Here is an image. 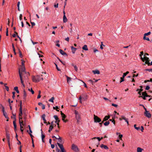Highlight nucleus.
<instances>
[{
  "instance_id": "f257e3e1",
  "label": "nucleus",
  "mask_w": 152,
  "mask_h": 152,
  "mask_svg": "<svg viewBox=\"0 0 152 152\" xmlns=\"http://www.w3.org/2000/svg\"><path fill=\"white\" fill-rule=\"evenodd\" d=\"M41 79L42 80H43V78H41L40 76L39 75L33 76L32 78L33 81L35 83H37L39 82L41 80Z\"/></svg>"
},
{
  "instance_id": "a19ab883",
  "label": "nucleus",
  "mask_w": 152,
  "mask_h": 152,
  "mask_svg": "<svg viewBox=\"0 0 152 152\" xmlns=\"http://www.w3.org/2000/svg\"><path fill=\"white\" fill-rule=\"evenodd\" d=\"M109 121H111L113 123V124H115V120H114V118H113V120H112V119H110Z\"/></svg>"
},
{
  "instance_id": "393cba45",
  "label": "nucleus",
  "mask_w": 152,
  "mask_h": 152,
  "mask_svg": "<svg viewBox=\"0 0 152 152\" xmlns=\"http://www.w3.org/2000/svg\"><path fill=\"white\" fill-rule=\"evenodd\" d=\"M65 76L67 78V83H69V82H70L72 78L68 77L67 75H65Z\"/></svg>"
},
{
  "instance_id": "6ab92c4d",
  "label": "nucleus",
  "mask_w": 152,
  "mask_h": 152,
  "mask_svg": "<svg viewBox=\"0 0 152 152\" xmlns=\"http://www.w3.org/2000/svg\"><path fill=\"white\" fill-rule=\"evenodd\" d=\"M71 47L72 53L73 54L75 53L76 50H77V48H74L73 46H71Z\"/></svg>"
},
{
  "instance_id": "4d7b16f0",
  "label": "nucleus",
  "mask_w": 152,
  "mask_h": 152,
  "mask_svg": "<svg viewBox=\"0 0 152 152\" xmlns=\"http://www.w3.org/2000/svg\"><path fill=\"white\" fill-rule=\"evenodd\" d=\"M139 97H142L143 99L144 100H145L146 99V96H139Z\"/></svg>"
},
{
  "instance_id": "423d86ee",
  "label": "nucleus",
  "mask_w": 152,
  "mask_h": 152,
  "mask_svg": "<svg viewBox=\"0 0 152 152\" xmlns=\"http://www.w3.org/2000/svg\"><path fill=\"white\" fill-rule=\"evenodd\" d=\"M61 114L62 117V120L65 123L67 122L68 120L67 119L65 120V118H66V115L62 112L61 111Z\"/></svg>"
},
{
  "instance_id": "7c9ffc66",
  "label": "nucleus",
  "mask_w": 152,
  "mask_h": 152,
  "mask_svg": "<svg viewBox=\"0 0 152 152\" xmlns=\"http://www.w3.org/2000/svg\"><path fill=\"white\" fill-rule=\"evenodd\" d=\"M58 138L57 139L58 140V142L60 143H62V138L59 136H58Z\"/></svg>"
},
{
  "instance_id": "1a4fd4ad",
  "label": "nucleus",
  "mask_w": 152,
  "mask_h": 152,
  "mask_svg": "<svg viewBox=\"0 0 152 152\" xmlns=\"http://www.w3.org/2000/svg\"><path fill=\"white\" fill-rule=\"evenodd\" d=\"M19 76H20V80L22 84L24 86V83H23V79H22V74L20 72V69L19 70Z\"/></svg>"
},
{
  "instance_id": "dca6fc26",
  "label": "nucleus",
  "mask_w": 152,
  "mask_h": 152,
  "mask_svg": "<svg viewBox=\"0 0 152 152\" xmlns=\"http://www.w3.org/2000/svg\"><path fill=\"white\" fill-rule=\"evenodd\" d=\"M41 137H42V141L43 142H45V140H44V138L45 137V135L43 134V132L42 130V129H41Z\"/></svg>"
},
{
  "instance_id": "864d4df0",
  "label": "nucleus",
  "mask_w": 152,
  "mask_h": 152,
  "mask_svg": "<svg viewBox=\"0 0 152 152\" xmlns=\"http://www.w3.org/2000/svg\"><path fill=\"white\" fill-rule=\"evenodd\" d=\"M8 28H6V35L7 36H8Z\"/></svg>"
},
{
  "instance_id": "bf43d9fd",
  "label": "nucleus",
  "mask_w": 152,
  "mask_h": 152,
  "mask_svg": "<svg viewBox=\"0 0 152 152\" xmlns=\"http://www.w3.org/2000/svg\"><path fill=\"white\" fill-rule=\"evenodd\" d=\"M102 46H104V45L102 44V42H101V45H100V48L102 50L103 49V47H102Z\"/></svg>"
},
{
  "instance_id": "4be33fe9",
  "label": "nucleus",
  "mask_w": 152,
  "mask_h": 152,
  "mask_svg": "<svg viewBox=\"0 0 152 152\" xmlns=\"http://www.w3.org/2000/svg\"><path fill=\"white\" fill-rule=\"evenodd\" d=\"M20 70V71L21 73H22V72H24L25 71V66H22L21 67H20V69H19V70Z\"/></svg>"
},
{
  "instance_id": "e433bc0d",
  "label": "nucleus",
  "mask_w": 152,
  "mask_h": 152,
  "mask_svg": "<svg viewBox=\"0 0 152 152\" xmlns=\"http://www.w3.org/2000/svg\"><path fill=\"white\" fill-rule=\"evenodd\" d=\"M72 66H74L75 70V71H77L78 70V68L76 65H74L73 64H72Z\"/></svg>"
},
{
  "instance_id": "6e6552de",
  "label": "nucleus",
  "mask_w": 152,
  "mask_h": 152,
  "mask_svg": "<svg viewBox=\"0 0 152 152\" xmlns=\"http://www.w3.org/2000/svg\"><path fill=\"white\" fill-rule=\"evenodd\" d=\"M123 119L124 120L126 121V122L128 126L129 125L128 121V118H126V117L124 116L123 115L121 116V118H119V120L120 121H121Z\"/></svg>"
},
{
  "instance_id": "e2e57ef3",
  "label": "nucleus",
  "mask_w": 152,
  "mask_h": 152,
  "mask_svg": "<svg viewBox=\"0 0 152 152\" xmlns=\"http://www.w3.org/2000/svg\"><path fill=\"white\" fill-rule=\"evenodd\" d=\"M41 106L42 109L44 110L45 109V106L44 104H43Z\"/></svg>"
},
{
  "instance_id": "2f4dec72",
  "label": "nucleus",
  "mask_w": 152,
  "mask_h": 152,
  "mask_svg": "<svg viewBox=\"0 0 152 152\" xmlns=\"http://www.w3.org/2000/svg\"><path fill=\"white\" fill-rule=\"evenodd\" d=\"M110 124V122L109 121H106L104 123V124L105 126H107Z\"/></svg>"
},
{
  "instance_id": "a18cd8bd",
  "label": "nucleus",
  "mask_w": 152,
  "mask_h": 152,
  "mask_svg": "<svg viewBox=\"0 0 152 152\" xmlns=\"http://www.w3.org/2000/svg\"><path fill=\"white\" fill-rule=\"evenodd\" d=\"M54 64H55L56 66L57 69L58 71H60L61 70L58 67L57 64L55 63H54Z\"/></svg>"
},
{
  "instance_id": "8fccbe9b",
  "label": "nucleus",
  "mask_w": 152,
  "mask_h": 152,
  "mask_svg": "<svg viewBox=\"0 0 152 152\" xmlns=\"http://www.w3.org/2000/svg\"><path fill=\"white\" fill-rule=\"evenodd\" d=\"M31 27L32 28L35 25V24L34 22H31Z\"/></svg>"
},
{
  "instance_id": "cd10ccee",
  "label": "nucleus",
  "mask_w": 152,
  "mask_h": 152,
  "mask_svg": "<svg viewBox=\"0 0 152 152\" xmlns=\"http://www.w3.org/2000/svg\"><path fill=\"white\" fill-rule=\"evenodd\" d=\"M143 150V149L140 147H138L137 148V152H142V151Z\"/></svg>"
},
{
  "instance_id": "9d476101",
  "label": "nucleus",
  "mask_w": 152,
  "mask_h": 152,
  "mask_svg": "<svg viewBox=\"0 0 152 152\" xmlns=\"http://www.w3.org/2000/svg\"><path fill=\"white\" fill-rule=\"evenodd\" d=\"M75 118L77 120V123L79 124L80 122L81 118L80 115H77L75 116Z\"/></svg>"
},
{
  "instance_id": "473e14b6",
  "label": "nucleus",
  "mask_w": 152,
  "mask_h": 152,
  "mask_svg": "<svg viewBox=\"0 0 152 152\" xmlns=\"http://www.w3.org/2000/svg\"><path fill=\"white\" fill-rule=\"evenodd\" d=\"M143 39L144 40H147V41H149L150 39L149 38L146 37V36H144Z\"/></svg>"
},
{
  "instance_id": "4468645a",
  "label": "nucleus",
  "mask_w": 152,
  "mask_h": 152,
  "mask_svg": "<svg viewBox=\"0 0 152 152\" xmlns=\"http://www.w3.org/2000/svg\"><path fill=\"white\" fill-rule=\"evenodd\" d=\"M82 99H84V100H86L88 99V96L85 93L82 95Z\"/></svg>"
},
{
  "instance_id": "c756f323",
  "label": "nucleus",
  "mask_w": 152,
  "mask_h": 152,
  "mask_svg": "<svg viewBox=\"0 0 152 152\" xmlns=\"http://www.w3.org/2000/svg\"><path fill=\"white\" fill-rule=\"evenodd\" d=\"M18 87H14V90L16 91V92L17 93H19V91H18Z\"/></svg>"
},
{
  "instance_id": "58836bf2",
  "label": "nucleus",
  "mask_w": 152,
  "mask_h": 152,
  "mask_svg": "<svg viewBox=\"0 0 152 152\" xmlns=\"http://www.w3.org/2000/svg\"><path fill=\"white\" fill-rule=\"evenodd\" d=\"M54 99V97H52L49 100V101L51 102H53V100Z\"/></svg>"
},
{
  "instance_id": "338daca9",
  "label": "nucleus",
  "mask_w": 152,
  "mask_h": 152,
  "mask_svg": "<svg viewBox=\"0 0 152 152\" xmlns=\"http://www.w3.org/2000/svg\"><path fill=\"white\" fill-rule=\"evenodd\" d=\"M54 126L50 125V126L49 129L51 130H52Z\"/></svg>"
},
{
  "instance_id": "9b49d317",
  "label": "nucleus",
  "mask_w": 152,
  "mask_h": 152,
  "mask_svg": "<svg viewBox=\"0 0 152 152\" xmlns=\"http://www.w3.org/2000/svg\"><path fill=\"white\" fill-rule=\"evenodd\" d=\"M144 114L146 117L148 118H149L151 117V115L149 112L148 111L146 113V112H145Z\"/></svg>"
},
{
  "instance_id": "79ce46f5",
  "label": "nucleus",
  "mask_w": 152,
  "mask_h": 152,
  "mask_svg": "<svg viewBox=\"0 0 152 152\" xmlns=\"http://www.w3.org/2000/svg\"><path fill=\"white\" fill-rule=\"evenodd\" d=\"M151 32L150 31H149V32L146 33L144 34V36H148L151 34Z\"/></svg>"
},
{
  "instance_id": "49530a36",
  "label": "nucleus",
  "mask_w": 152,
  "mask_h": 152,
  "mask_svg": "<svg viewBox=\"0 0 152 152\" xmlns=\"http://www.w3.org/2000/svg\"><path fill=\"white\" fill-rule=\"evenodd\" d=\"M53 109L55 110H56V111H59V110H58L57 109H58V106H56L55 107H53Z\"/></svg>"
},
{
  "instance_id": "f3484780",
  "label": "nucleus",
  "mask_w": 152,
  "mask_h": 152,
  "mask_svg": "<svg viewBox=\"0 0 152 152\" xmlns=\"http://www.w3.org/2000/svg\"><path fill=\"white\" fill-rule=\"evenodd\" d=\"M100 147L102 148H103L104 149L106 150H108L109 149V148L107 145H105L103 144H102L101 145Z\"/></svg>"
},
{
  "instance_id": "69168bd1",
  "label": "nucleus",
  "mask_w": 152,
  "mask_h": 152,
  "mask_svg": "<svg viewBox=\"0 0 152 152\" xmlns=\"http://www.w3.org/2000/svg\"><path fill=\"white\" fill-rule=\"evenodd\" d=\"M123 137V135L122 134H120L119 135V137L120 140H122V138Z\"/></svg>"
},
{
  "instance_id": "4c0bfd02",
  "label": "nucleus",
  "mask_w": 152,
  "mask_h": 152,
  "mask_svg": "<svg viewBox=\"0 0 152 152\" xmlns=\"http://www.w3.org/2000/svg\"><path fill=\"white\" fill-rule=\"evenodd\" d=\"M147 94L146 91H145V92H143L142 93V96H146Z\"/></svg>"
},
{
  "instance_id": "f704fd0d",
  "label": "nucleus",
  "mask_w": 152,
  "mask_h": 152,
  "mask_svg": "<svg viewBox=\"0 0 152 152\" xmlns=\"http://www.w3.org/2000/svg\"><path fill=\"white\" fill-rule=\"evenodd\" d=\"M134 127L135 129L137 130H139L140 129V127H136V124H134Z\"/></svg>"
},
{
  "instance_id": "39448f33",
  "label": "nucleus",
  "mask_w": 152,
  "mask_h": 152,
  "mask_svg": "<svg viewBox=\"0 0 152 152\" xmlns=\"http://www.w3.org/2000/svg\"><path fill=\"white\" fill-rule=\"evenodd\" d=\"M72 149L75 152H78L79 150L78 147L74 144H72Z\"/></svg>"
},
{
  "instance_id": "f8f14e48",
  "label": "nucleus",
  "mask_w": 152,
  "mask_h": 152,
  "mask_svg": "<svg viewBox=\"0 0 152 152\" xmlns=\"http://www.w3.org/2000/svg\"><path fill=\"white\" fill-rule=\"evenodd\" d=\"M64 16L63 17V21L64 23H66L67 21V19L65 16V13L64 11L63 12Z\"/></svg>"
},
{
  "instance_id": "774afa93",
  "label": "nucleus",
  "mask_w": 152,
  "mask_h": 152,
  "mask_svg": "<svg viewBox=\"0 0 152 152\" xmlns=\"http://www.w3.org/2000/svg\"><path fill=\"white\" fill-rule=\"evenodd\" d=\"M146 71H148L149 72H152V69H146Z\"/></svg>"
},
{
  "instance_id": "0e129e2a",
  "label": "nucleus",
  "mask_w": 152,
  "mask_h": 152,
  "mask_svg": "<svg viewBox=\"0 0 152 152\" xmlns=\"http://www.w3.org/2000/svg\"><path fill=\"white\" fill-rule=\"evenodd\" d=\"M22 15L21 14H20V16H19V18L20 20H21L22 19Z\"/></svg>"
},
{
  "instance_id": "37998d69",
  "label": "nucleus",
  "mask_w": 152,
  "mask_h": 152,
  "mask_svg": "<svg viewBox=\"0 0 152 152\" xmlns=\"http://www.w3.org/2000/svg\"><path fill=\"white\" fill-rule=\"evenodd\" d=\"M21 61H22L21 64L22 65V66H24V63L25 62V61H23V59H21Z\"/></svg>"
},
{
  "instance_id": "5fc2aeb1",
  "label": "nucleus",
  "mask_w": 152,
  "mask_h": 152,
  "mask_svg": "<svg viewBox=\"0 0 152 152\" xmlns=\"http://www.w3.org/2000/svg\"><path fill=\"white\" fill-rule=\"evenodd\" d=\"M6 138L7 141L10 140V135H7L6 136Z\"/></svg>"
},
{
  "instance_id": "c85d7f7f",
  "label": "nucleus",
  "mask_w": 152,
  "mask_h": 152,
  "mask_svg": "<svg viewBox=\"0 0 152 152\" xmlns=\"http://www.w3.org/2000/svg\"><path fill=\"white\" fill-rule=\"evenodd\" d=\"M103 137H102L101 138H100L99 137H94L92 139H97L99 141H100L102 139Z\"/></svg>"
},
{
  "instance_id": "7ed1b4c3",
  "label": "nucleus",
  "mask_w": 152,
  "mask_h": 152,
  "mask_svg": "<svg viewBox=\"0 0 152 152\" xmlns=\"http://www.w3.org/2000/svg\"><path fill=\"white\" fill-rule=\"evenodd\" d=\"M141 59L143 62H144V61L145 60L146 61H145V63L146 64L148 65V64H149V59L148 57L146 56H145L143 58H141Z\"/></svg>"
},
{
  "instance_id": "412c9836",
  "label": "nucleus",
  "mask_w": 152,
  "mask_h": 152,
  "mask_svg": "<svg viewBox=\"0 0 152 152\" xmlns=\"http://www.w3.org/2000/svg\"><path fill=\"white\" fill-rule=\"evenodd\" d=\"M110 115L105 116L103 120V122H104V121H107L110 118Z\"/></svg>"
},
{
  "instance_id": "c9c22d12",
  "label": "nucleus",
  "mask_w": 152,
  "mask_h": 152,
  "mask_svg": "<svg viewBox=\"0 0 152 152\" xmlns=\"http://www.w3.org/2000/svg\"><path fill=\"white\" fill-rule=\"evenodd\" d=\"M4 84V86L5 87V89H6V90L7 91H8L9 90V87L7 86H6V85H7V84L5 83V84Z\"/></svg>"
},
{
  "instance_id": "72a5a7b5",
  "label": "nucleus",
  "mask_w": 152,
  "mask_h": 152,
  "mask_svg": "<svg viewBox=\"0 0 152 152\" xmlns=\"http://www.w3.org/2000/svg\"><path fill=\"white\" fill-rule=\"evenodd\" d=\"M53 117L55 118L56 121L59 120L58 118L57 115H54Z\"/></svg>"
},
{
  "instance_id": "ea45409f",
  "label": "nucleus",
  "mask_w": 152,
  "mask_h": 152,
  "mask_svg": "<svg viewBox=\"0 0 152 152\" xmlns=\"http://www.w3.org/2000/svg\"><path fill=\"white\" fill-rule=\"evenodd\" d=\"M58 58V59L64 65H65V61H62L58 57L57 58Z\"/></svg>"
},
{
  "instance_id": "ddd939ff",
  "label": "nucleus",
  "mask_w": 152,
  "mask_h": 152,
  "mask_svg": "<svg viewBox=\"0 0 152 152\" xmlns=\"http://www.w3.org/2000/svg\"><path fill=\"white\" fill-rule=\"evenodd\" d=\"M2 111L3 113V115L7 119H9V117L7 115V113L5 112L4 110V108L3 107V110H2Z\"/></svg>"
},
{
  "instance_id": "bb28decb",
  "label": "nucleus",
  "mask_w": 152,
  "mask_h": 152,
  "mask_svg": "<svg viewBox=\"0 0 152 152\" xmlns=\"http://www.w3.org/2000/svg\"><path fill=\"white\" fill-rule=\"evenodd\" d=\"M18 52L19 53V55L20 57L21 58H22L23 57V55L22 54L21 52L19 49H18Z\"/></svg>"
},
{
  "instance_id": "de8ad7c7",
  "label": "nucleus",
  "mask_w": 152,
  "mask_h": 152,
  "mask_svg": "<svg viewBox=\"0 0 152 152\" xmlns=\"http://www.w3.org/2000/svg\"><path fill=\"white\" fill-rule=\"evenodd\" d=\"M46 115L45 114H43L42 115V119L43 120H45V117Z\"/></svg>"
},
{
  "instance_id": "c03bdc74",
  "label": "nucleus",
  "mask_w": 152,
  "mask_h": 152,
  "mask_svg": "<svg viewBox=\"0 0 152 152\" xmlns=\"http://www.w3.org/2000/svg\"><path fill=\"white\" fill-rule=\"evenodd\" d=\"M124 77H123L122 76V77H121V80L120 81V83H121V82H123L124 80Z\"/></svg>"
},
{
  "instance_id": "a878e982",
  "label": "nucleus",
  "mask_w": 152,
  "mask_h": 152,
  "mask_svg": "<svg viewBox=\"0 0 152 152\" xmlns=\"http://www.w3.org/2000/svg\"><path fill=\"white\" fill-rule=\"evenodd\" d=\"M22 114H23V113H22V108H20L19 116H20L21 117L22 115Z\"/></svg>"
},
{
  "instance_id": "5701e85b",
  "label": "nucleus",
  "mask_w": 152,
  "mask_h": 152,
  "mask_svg": "<svg viewBox=\"0 0 152 152\" xmlns=\"http://www.w3.org/2000/svg\"><path fill=\"white\" fill-rule=\"evenodd\" d=\"M92 72L94 73V74H99V73H100L99 71L98 70H93V71H92Z\"/></svg>"
},
{
  "instance_id": "20e7f679",
  "label": "nucleus",
  "mask_w": 152,
  "mask_h": 152,
  "mask_svg": "<svg viewBox=\"0 0 152 152\" xmlns=\"http://www.w3.org/2000/svg\"><path fill=\"white\" fill-rule=\"evenodd\" d=\"M94 120L95 123H99L101 121V119L95 115H94Z\"/></svg>"
},
{
  "instance_id": "680f3d73",
  "label": "nucleus",
  "mask_w": 152,
  "mask_h": 152,
  "mask_svg": "<svg viewBox=\"0 0 152 152\" xmlns=\"http://www.w3.org/2000/svg\"><path fill=\"white\" fill-rule=\"evenodd\" d=\"M150 87L149 86H146L145 89V90H148L150 89Z\"/></svg>"
},
{
  "instance_id": "052dcab7",
  "label": "nucleus",
  "mask_w": 152,
  "mask_h": 152,
  "mask_svg": "<svg viewBox=\"0 0 152 152\" xmlns=\"http://www.w3.org/2000/svg\"><path fill=\"white\" fill-rule=\"evenodd\" d=\"M112 105L113 106L115 107H117L118 106V105L116 104H115L113 103H112Z\"/></svg>"
},
{
  "instance_id": "aec40b11",
  "label": "nucleus",
  "mask_w": 152,
  "mask_h": 152,
  "mask_svg": "<svg viewBox=\"0 0 152 152\" xmlns=\"http://www.w3.org/2000/svg\"><path fill=\"white\" fill-rule=\"evenodd\" d=\"M27 96L25 90L23 91V99L25 101L26 100V97Z\"/></svg>"
},
{
  "instance_id": "3c124183",
  "label": "nucleus",
  "mask_w": 152,
  "mask_h": 152,
  "mask_svg": "<svg viewBox=\"0 0 152 152\" xmlns=\"http://www.w3.org/2000/svg\"><path fill=\"white\" fill-rule=\"evenodd\" d=\"M80 80L83 83L84 86V87L85 88H87V85L84 82H83V81L81 80Z\"/></svg>"
},
{
  "instance_id": "a211bd4d",
  "label": "nucleus",
  "mask_w": 152,
  "mask_h": 152,
  "mask_svg": "<svg viewBox=\"0 0 152 152\" xmlns=\"http://www.w3.org/2000/svg\"><path fill=\"white\" fill-rule=\"evenodd\" d=\"M59 52L61 54L63 55H66V56H68L67 54L66 53L64 52L61 49H60L59 50Z\"/></svg>"
},
{
  "instance_id": "09e8293b",
  "label": "nucleus",
  "mask_w": 152,
  "mask_h": 152,
  "mask_svg": "<svg viewBox=\"0 0 152 152\" xmlns=\"http://www.w3.org/2000/svg\"><path fill=\"white\" fill-rule=\"evenodd\" d=\"M28 91L31 92L32 94H34V91L32 90V88H31V89H28Z\"/></svg>"
},
{
  "instance_id": "f03ea898",
  "label": "nucleus",
  "mask_w": 152,
  "mask_h": 152,
  "mask_svg": "<svg viewBox=\"0 0 152 152\" xmlns=\"http://www.w3.org/2000/svg\"><path fill=\"white\" fill-rule=\"evenodd\" d=\"M12 115L13 116H14L13 119H14V120L13 121V124L15 130V131L16 130V127H17V125L16 124V114L15 113H13L12 112Z\"/></svg>"
},
{
  "instance_id": "b1692460",
  "label": "nucleus",
  "mask_w": 152,
  "mask_h": 152,
  "mask_svg": "<svg viewBox=\"0 0 152 152\" xmlns=\"http://www.w3.org/2000/svg\"><path fill=\"white\" fill-rule=\"evenodd\" d=\"M82 49L83 50H86V51H87L88 50V48L87 47V46L86 45H84Z\"/></svg>"
},
{
  "instance_id": "13d9d810",
  "label": "nucleus",
  "mask_w": 152,
  "mask_h": 152,
  "mask_svg": "<svg viewBox=\"0 0 152 152\" xmlns=\"http://www.w3.org/2000/svg\"><path fill=\"white\" fill-rule=\"evenodd\" d=\"M28 126V128H29V130L30 133H31H31H32V131H31V127H30V125H29Z\"/></svg>"
},
{
  "instance_id": "603ef678",
  "label": "nucleus",
  "mask_w": 152,
  "mask_h": 152,
  "mask_svg": "<svg viewBox=\"0 0 152 152\" xmlns=\"http://www.w3.org/2000/svg\"><path fill=\"white\" fill-rule=\"evenodd\" d=\"M15 92H12V98H13V99H14V98L15 97Z\"/></svg>"
},
{
  "instance_id": "2eb2a0df",
  "label": "nucleus",
  "mask_w": 152,
  "mask_h": 152,
  "mask_svg": "<svg viewBox=\"0 0 152 152\" xmlns=\"http://www.w3.org/2000/svg\"><path fill=\"white\" fill-rule=\"evenodd\" d=\"M20 130L22 132V133H23V129H22L23 128L22 125H24V124L23 123V121H22V122H20Z\"/></svg>"
},
{
  "instance_id": "6e6d98bb",
  "label": "nucleus",
  "mask_w": 152,
  "mask_h": 152,
  "mask_svg": "<svg viewBox=\"0 0 152 152\" xmlns=\"http://www.w3.org/2000/svg\"><path fill=\"white\" fill-rule=\"evenodd\" d=\"M75 116L77 115H79V114L78 113V112L76 110L75 111Z\"/></svg>"
},
{
  "instance_id": "0eeeda50",
  "label": "nucleus",
  "mask_w": 152,
  "mask_h": 152,
  "mask_svg": "<svg viewBox=\"0 0 152 152\" xmlns=\"http://www.w3.org/2000/svg\"><path fill=\"white\" fill-rule=\"evenodd\" d=\"M57 144L60 148L61 151V152H66V151L65 150L63 145L62 144H60L58 142H57Z\"/></svg>"
}]
</instances>
